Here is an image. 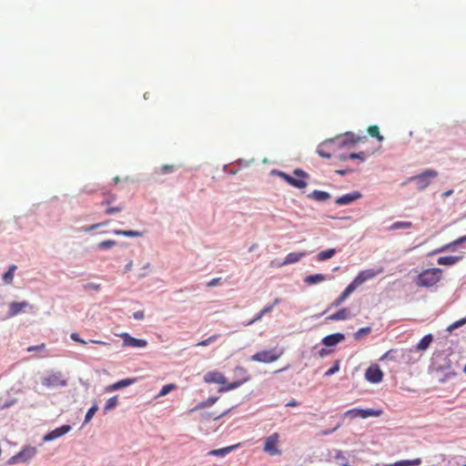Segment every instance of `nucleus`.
Listing matches in <instances>:
<instances>
[{
  "label": "nucleus",
  "instance_id": "nucleus-1",
  "mask_svg": "<svg viewBox=\"0 0 466 466\" xmlns=\"http://www.w3.org/2000/svg\"><path fill=\"white\" fill-rule=\"evenodd\" d=\"M359 141H360V137H354L353 135L346 134L344 137H338L324 141L318 147L317 153L321 157L329 158L337 147H350Z\"/></svg>",
  "mask_w": 466,
  "mask_h": 466
},
{
  "label": "nucleus",
  "instance_id": "nucleus-2",
  "mask_svg": "<svg viewBox=\"0 0 466 466\" xmlns=\"http://www.w3.org/2000/svg\"><path fill=\"white\" fill-rule=\"evenodd\" d=\"M441 275L442 270L438 268L424 269L418 275L415 282L418 287L431 288L441 280Z\"/></svg>",
  "mask_w": 466,
  "mask_h": 466
},
{
  "label": "nucleus",
  "instance_id": "nucleus-3",
  "mask_svg": "<svg viewBox=\"0 0 466 466\" xmlns=\"http://www.w3.org/2000/svg\"><path fill=\"white\" fill-rule=\"evenodd\" d=\"M294 174L298 177H293L284 172L279 173V177H282L290 186L297 187V188H305L307 187V182H306L305 178L308 177V174L299 168L294 170Z\"/></svg>",
  "mask_w": 466,
  "mask_h": 466
},
{
  "label": "nucleus",
  "instance_id": "nucleus-4",
  "mask_svg": "<svg viewBox=\"0 0 466 466\" xmlns=\"http://www.w3.org/2000/svg\"><path fill=\"white\" fill-rule=\"evenodd\" d=\"M282 354V350L271 349L255 353L251 356V360L258 362L271 363L279 360Z\"/></svg>",
  "mask_w": 466,
  "mask_h": 466
},
{
  "label": "nucleus",
  "instance_id": "nucleus-5",
  "mask_svg": "<svg viewBox=\"0 0 466 466\" xmlns=\"http://www.w3.org/2000/svg\"><path fill=\"white\" fill-rule=\"evenodd\" d=\"M280 442V435L274 432L266 438L263 451L270 456L281 455V450L279 448Z\"/></svg>",
  "mask_w": 466,
  "mask_h": 466
},
{
  "label": "nucleus",
  "instance_id": "nucleus-6",
  "mask_svg": "<svg viewBox=\"0 0 466 466\" xmlns=\"http://www.w3.org/2000/svg\"><path fill=\"white\" fill-rule=\"evenodd\" d=\"M437 176V171L433 169H427L422 173L410 177V180L414 181L417 188L422 190L426 188L431 184V179L435 178Z\"/></svg>",
  "mask_w": 466,
  "mask_h": 466
},
{
  "label": "nucleus",
  "instance_id": "nucleus-7",
  "mask_svg": "<svg viewBox=\"0 0 466 466\" xmlns=\"http://www.w3.org/2000/svg\"><path fill=\"white\" fill-rule=\"evenodd\" d=\"M36 454V449L35 447H25L22 451H20L15 455L12 456L8 460V464H17L24 463L31 460Z\"/></svg>",
  "mask_w": 466,
  "mask_h": 466
},
{
  "label": "nucleus",
  "instance_id": "nucleus-8",
  "mask_svg": "<svg viewBox=\"0 0 466 466\" xmlns=\"http://www.w3.org/2000/svg\"><path fill=\"white\" fill-rule=\"evenodd\" d=\"M384 271V268L382 267H379L377 268H369L365 270H361L353 279L354 284H356L358 287L366 282L367 280H370L378 275L381 274Z\"/></svg>",
  "mask_w": 466,
  "mask_h": 466
},
{
  "label": "nucleus",
  "instance_id": "nucleus-9",
  "mask_svg": "<svg viewBox=\"0 0 466 466\" xmlns=\"http://www.w3.org/2000/svg\"><path fill=\"white\" fill-rule=\"evenodd\" d=\"M235 373L239 376H243V379H241L239 380L233 381L231 383H228V384L221 387L218 390L219 392H225V391H229V390H235V389L240 387L245 382L248 381L250 379L249 376L247 375V370L243 367H237L235 369Z\"/></svg>",
  "mask_w": 466,
  "mask_h": 466
},
{
  "label": "nucleus",
  "instance_id": "nucleus-10",
  "mask_svg": "<svg viewBox=\"0 0 466 466\" xmlns=\"http://www.w3.org/2000/svg\"><path fill=\"white\" fill-rule=\"evenodd\" d=\"M41 382L46 388H57L66 385V381L62 378L60 372L51 373L43 377Z\"/></svg>",
  "mask_w": 466,
  "mask_h": 466
},
{
  "label": "nucleus",
  "instance_id": "nucleus-11",
  "mask_svg": "<svg viewBox=\"0 0 466 466\" xmlns=\"http://www.w3.org/2000/svg\"><path fill=\"white\" fill-rule=\"evenodd\" d=\"M381 413L380 410H375L372 409L361 410V409H351L347 410L344 413V417H349L350 419L362 418L366 419L368 417H378Z\"/></svg>",
  "mask_w": 466,
  "mask_h": 466
},
{
  "label": "nucleus",
  "instance_id": "nucleus-12",
  "mask_svg": "<svg viewBox=\"0 0 466 466\" xmlns=\"http://www.w3.org/2000/svg\"><path fill=\"white\" fill-rule=\"evenodd\" d=\"M365 379L370 383H379L383 379V372L377 364H373L366 370Z\"/></svg>",
  "mask_w": 466,
  "mask_h": 466
},
{
  "label": "nucleus",
  "instance_id": "nucleus-13",
  "mask_svg": "<svg viewBox=\"0 0 466 466\" xmlns=\"http://www.w3.org/2000/svg\"><path fill=\"white\" fill-rule=\"evenodd\" d=\"M120 337L123 339L126 347L145 348L147 345V340L133 338L128 333H122Z\"/></svg>",
  "mask_w": 466,
  "mask_h": 466
},
{
  "label": "nucleus",
  "instance_id": "nucleus-14",
  "mask_svg": "<svg viewBox=\"0 0 466 466\" xmlns=\"http://www.w3.org/2000/svg\"><path fill=\"white\" fill-rule=\"evenodd\" d=\"M70 430H71V426L70 425H63L61 427H58V428L51 431L47 434H46L44 436V438H43V441H51L56 440V439L59 438V437H62L63 435L67 433Z\"/></svg>",
  "mask_w": 466,
  "mask_h": 466
},
{
  "label": "nucleus",
  "instance_id": "nucleus-15",
  "mask_svg": "<svg viewBox=\"0 0 466 466\" xmlns=\"http://www.w3.org/2000/svg\"><path fill=\"white\" fill-rule=\"evenodd\" d=\"M204 380L207 383H217V384H226L227 379L219 371H208L204 376Z\"/></svg>",
  "mask_w": 466,
  "mask_h": 466
},
{
  "label": "nucleus",
  "instance_id": "nucleus-16",
  "mask_svg": "<svg viewBox=\"0 0 466 466\" xmlns=\"http://www.w3.org/2000/svg\"><path fill=\"white\" fill-rule=\"evenodd\" d=\"M360 198L361 194L359 191H353L351 193L339 197L335 202L339 206H346Z\"/></svg>",
  "mask_w": 466,
  "mask_h": 466
},
{
  "label": "nucleus",
  "instance_id": "nucleus-17",
  "mask_svg": "<svg viewBox=\"0 0 466 466\" xmlns=\"http://www.w3.org/2000/svg\"><path fill=\"white\" fill-rule=\"evenodd\" d=\"M29 306L27 301H21V302H11L9 304V310L7 312V318H13L16 316L17 314L21 313L25 310V308Z\"/></svg>",
  "mask_w": 466,
  "mask_h": 466
},
{
  "label": "nucleus",
  "instance_id": "nucleus-18",
  "mask_svg": "<svg viewBox=\"0 0 466 466\" xmlns=\"http://www.w3.org/2000/svg\"><path fill=\"white\" fill-rule=\"evenodd\" d=\"M136 379H125V380H121L117 382H115L111 385H108L106 388V392H110V391H114V390H120V389H123V388H126V387H128L130 386L131 384H133L135 382Z\"/></svg>",
  "mask_w": 466,
  "mask_h": 466
},
{
  "label": "nucleus",
  "instance_id": "nucleus-19",
  "mask_svg": "<svg viewBox=\"0 0 466 466\" xmlns=\"http://www.w3.org/2000/svg\"><path fill=\"white\" fill-rule=\"evenodd\" d=\"M344 338L345 337H344L343 334H341V333H335V334H331V335L326 336L322 339V343L325 346L332 347V346L337 345L340 341H342L344 339Z\"/></svg>",
  "mask_w": 466,
  "mask_h": 466
},
{
  "label": "nucleus",
  "instance_id": "nucleus-20",
  "mask_svg": "<svg viewBox=\"0 0 466 466\" xmlns=\"http://www.w3.org/2000/svg\"><path fill=\"white\" fill-rule=\"evenodd\" d=\"M306 255H307L306 252H299V253L290 252L286 256L285 259L283 260V262H281L279 264V266H285V265L296 263V262L299 261Z\"/></svg>",
  "mask_w": 466,
  "mask_h": 466
},
{
  "label": "nucleus",
  "instance_id": "nucleus-21",
  "mask_svg": "<svg viewBox=\"0 0 466 466\" xmlns=\"http://www.w3.org/2000/svg\"><path fill=\"white\" fill-rule=\"evenodd\" d=\"M461 256H446V257H440L437 259V262L439 265L441 266H453L457 264L460 260H461Z\"/></svg>",
  "mask_w": 466,
  "mask_h": 466
},
{
  "label": "nucleus",
  "instance_id": "nucleus-22",
  "mask_svg": "<svg viewBox=\"0 0 466 466\" xmlns=\"http://www.w3.org/2000/svg\"><path fill=\"white\" fill-rule=\"evenodd\" d=\"M350 317V311L348 308H343L328 317L329 320H345Z\"/></svg>",
  "mask_w": 466,
  "mask_h": 466
},
{
  "label": "nucleus",
  "instance_id": "nucleus-23",
  "mask_svg": "<svg viewBox=\"0 0 466 466\" xmlns=\"http://www.w3.org/2000/svg\"><path fill=\"white\" fill-rule=\"evenodd\" d=\"M433 340V337L431 334H428L424 336L416 345L415 349L419 351L426 350Z\"/></svg>",
  "mask_w": 466,
  "mask_h": 466
},
{
  "label": "nucleus",
  "instance_id": "nucleus-24",
  "mask_svg": "<svg viewBox=\"0 0 466 466\" xmlns=\"http://www.w3.org/2000/svg\"><path fill=\"white\" fill-rule=\"evenodd\" d=\"M326 279H327V278L325 275L319 273V274H313V275L307 276L304 281L308 285H315V284L323 282Z\"/></svg>",
  "mask_w": 466,
  "mask_h": 466
},
{
  "label": "nucleus",
  "instance_id": "nucleus-25",
  "mask_svg": "<svg viewBox=\"0 0 466 466\" xmlns=\"http://www.w3.org/2000/svg\"><path fill=\"white\" fill-rule=\"evenodd\" d=\"M420 464H421V459L417 458L414 460L400 461H396L391 464H386L384 466H419Z\"/></svg>",
  "mask_w": 466,
  "mask_h": 466
},
{
  "label": "nucleus",
  "instance_id": "nucleus-26",
  "mask_svg": "<svg viewBox=\"0 0 466 466\" xmlns=\"http://www.w3.org/2000/svg\"><path fill=\"white\" fill-rule=\"evenodd\" d=\"M309 197L317 201H326L330 198V195L326 191L314 190Z\"/></svg>",
  "mask_w": 466,
  "mask_h": 466
},
{
  "label": "nucleus",
  "instance_id": "nucleus-27",
  "mask_svg": "<svg viewBox=\"0 0 466 466\" xmlns=\"http://www.w3.org/2000/svg\"><path fill=\"white\" fill-rule=\"evenodd\" d=\"M412 226V223L410 221H397L390 226L389 230L409 229L411 228Z\"/></svg>",
  "mask_w": 466,
  "mask_h": 466
},
{
  "label": "nucleus",
  "instance_id": "nucleus-28",
  "mask_svg": "<svg viewBox=\"0 0 466 466\" xmlns=\"http://www.w3.org/2000/svg\"><path fill=\"white\" fill-rule=\"evenodd\" d=\"M336 252L337 251L335 248L322 250L318 253L317 259H318V261H324V260L329 259L336 254Z\"/></svg>",
  "mask_w": 466,
  "mask_h": 466
},
{
  "label": "nucleus",
  "instance_id": "nucleus-29",
  "mask_svg": "<svg viewBox=\"0 0 466 466\" xmlns=\"http://www.w3.org/2000/svg\"><path fill=\"white\" fill-rule=\"evenodd\" d=\"M16 269L15 265H11L8 270L3 275V280L5 284H11L14 279V273Z\"/></svg>",
  "mask_w": 466,
  "mask_h": 466
},
{
  "label": "nucleus",
  "instance_id": "nucleus-30",
  "mask_svg": "<svg viewBox=\"0 0 466 466\" xmlns=\"http://www.w3.org/2000/svg\"><path fill=\"white\" fill-rule=\"evenodd\" d=\"M113 233L117 236H125V237H141L142 236L141 232L135 231V230L115 229L113 231Z\"/></svg>",
  "mask_w": 466,
  "mask_h": 466
},
{
  "label": "nucleus",
  "instance_id": "nucleus-31",
  "mask_svg": "<svg viewBox=\"0 0 466 466\" xmlns=\"http://www.w3.org/2000/svg\"><path fill=\"white\" fill-rule=\"evenodd\" d=\"M236 448V446H229L222 449L218 450H212L208 452L209 455H215V456H225L231 451H233Z\"/></svg>",
  "mask_w": 466,
  "mask_h": 466
},
{
  "label": "nucleus",
  "instance_id": "nucleus-32",
  "mask_svg": "<svg viewBox=\"0 0 466 466\" xmlns=\"http://www.w3.org/2000/svg\"><path fill=\"white\" fill-rule=\"evenodd\" d=\"M219 338H220V334H214V335L208 337L206 339L198 341L196 344V346L197 347H206V346H208L209 344H211V343L215 342L216 340H218Z\"/></svg>",
  "mask_w": 466,
  "mask_h": 466
},
{
  "label": "nucleus",
  "instance_id": "nucleus-33",
  "mask_svg": "<svg viewBox=\"0 0 466 466\" xmlns=\"http://www.w3.org/2000/svg\"><path fill=\"white\" fill-rule=\"evenodd\" d=\"M358 288L356 284H354L353 280L347 286V288L342 291L339 295L341 299L346 300L350 295Z\"/></svg>",
  "mask_w": 466,
  "mask_h": 466
},
{
  "label": "nucleus",
  "instance_id": "nucleus-34",
  "mask_svg": "<svg viewBox=\"0 0 466 466\" xmlns=\"http://www.w3.org/2000/svg\"><path fill=\"white\" fill-rule=\"evenodd\" d=\"M368 133L370 137H376L380 142H381L384 138L380 134V128L378 126H370L368 127Z\"/></svg>",
  "mask_w": 466,
  "mask_h": 466
},
{
  "label": "nucleus",
  "instance_id": "nucleus-35",
  "mask_svg": "<svg viewBox=\"0 0 466 466\" xmlns=\"http://www.w3.org/2000/svg\"><path fill=\"white\" fill-rule=\"evenodd\" d=\"M176 389H177V385L176 384H174V383L167 384V385L162 387V389L160 390V391L157 395V398H160V397L166 396L167 393H169L170 391H172V390H174Z\"/></svg>",
  "mask_w": 466,
  "mask_h": 466
},
{
  "label": "nucleus",
  "instance_id": "nucleus-36",
  "mask_svg": "<svg viewBox=\"0 0 466 466\" xmlns=\"http://www.w3.org/2000/svg\"><path fill=\"white\" fill-rule=\"evenodd\" d=\"M359 158L360 160L365 159V154L364 152L360 153H350V155H341L339 156L340 160H346V159H356Z\"/></svg>",
  "mask_w": 466,
  "mask_h": 466
},
{
  "label": "nucleus",
  "instance_id": "nucleus-37",
  "mask_svg": "<svg viewBox=\"0 0 466 466\" xmlns=\"http://www.w3.org/2000/svg\"><path fill=\"white\" fill-rule=\"evenodd\" d=\"M118 404V398L117 396H114V397H111L109 398L106 402V405H105V411H107V410H110L114 408H116Z\"/></svg>",
  "mask_w": 466,
  "mask_h": 466
},
{
  "label": "nucleus",
  "instance_id": "nucleus-38",
  "mask_svg": "<svg viewBox=\"0 0 466 466\" xmlns=\"http://www.w3.org/2000/svg\"><path fill=\"white\" fill-rule=\"evenodd\" d=\"M371 331L370 327L361 328L357 332L354 333V339L356 340L360 339L363 336L368 335Z\"/></svg>",
  "mask_w": 466,
  "mask_h": 466
},
{
  "label": "nucleus",
  "instance_id": "nucleus-39",
  "mask_svg": "<svg viewBox=\"0 0 466 466\" xmlns=\"http://www.w3.org/2000/svg\"><path fill=\"white\" fill-rule=\"evenodd\" d=\"M98 407L96 404H94L86 412L85 417V423H87L94 417L95 413L97 411Z\"/></svg>",
  "mask_w": 466,
  "mask_h": 466
},
{
  "label": "nucleus",
  "instance_id": "nucleus-40",
  "mask_svg": "<svg viewBox=\"0 0 466 466\" xmlns=\"http://www.w3.org/2000/svg\"><path fill=\"white\" fill-rule=\"evenodd\" d=\"M115 245H116V241L108 239L101 241L100 243H98L97 247L100 249H107L114 247Z\"/></svg>",
  "mask_w": 466,
  "mask_h": 466
},
{
  "label": "nucleus",
  "instance_id": "nucleus-41",
  "mask_svg": "<svg viewBox=\"0 0 466 466\" xmlns=\"http://www.w3.org/2000/svg\"><path fill=\"white\" fill-rule=\"evenodd\" d=\"M279 302H280V299L276 298L271 304H268V305L265 306L261 309L262 314L266 315V314L269 313L276 305L279 304Z\"/></svg>",
  "mask_w": 466,
  "mask_h": 466
},
{
  "label": "nucleus",
  "instance_id": "nucleus-42",
  "mask_svg": "<svg viewBox=\"0 0 466 466\" xmlns=\"http://www.w3.org/2000/svg\"><path fill=\"white\" fill-rule=\"evenodd\" d=\"M456 246H458V245H457V244H453V241H452V242H451V243H449V244H446V245H444L443 247H441V248H438V249L434 250V251L432 252V254H436V253L443 252V251H446V250H450V249H451L453 247H456Z\"/></svg>",
  "mask_w": 466,
  "mask_h": 466
},
{
  "label": "nucleus",
  "instance_id": "nucleus-43",
  "mask_svg": "<svg viewBox=\"0 0 466 466\" xmlns=\"http://www.w3.org/2000/svg\"><path fill=\"white\" fill-rule=\"evenodd\" d=\"M46 349V344L45 343H41L39 345H36V346H30L26 349V351L27 352H32V351H42Z\"/></svg>",
  "mask_w": 466,
  "mask_h": 466
},
{
  "label": "nucleus",
  "instance_id": "nucleus-44",
  "mask_svg": "<svg viewBox=\"0 0 466 466\" xmlns=\"http://www.w3.org/2000/svg\"><path fill=\"white\" fill-rule=\"evenodd\" d=\"M339 362L336 361L335 364L325 372V376H331L334 373H336L337 371H339Z\"/></svg>",
  "mask_w": 466,
  "mask_h": 466
},
{
  "label": "nucleus",
  "instance_id": "nucleus-45",
  "mask_svg": "<svg viewBox=\"0 0 466 466\" xmlns=\"http://www.w3.org/2000/svg\"><path fill=\"white\" fill-rule=\"evenodd\" d=\"M175 169V166L174 165H163L161 167H160V172L162 174H167V173H171L173 172Z\"/></svg>",
  "mask_w": 466,
  "mask_h": 466
},
{
  "label": "nucleus",
  "instance_id": "nucleus-46",
  "mask_svg": "<svg viewBox=\"0 0 466 466\" xmlns=\"http://www.w3.org/2000/svg\"><path fill=\"white\" fill-rule=\"evenodd\" d=\"M465 323H466V318H465V319H460V320L455 321L454 323H452V324L449 327V329H449V330H452V329H457V328H459V327L462 326V325H463V324H465Z\"/></svg>",
  "mask_w": 466,
  "mask_h": 466
},
{
  "label": "nucleus",
  "instance_id": "nucleus-47",
  "mask_svg": "<svg viewBox=\"0 0 466 466\" xmlns=\"http://www.w3.org/2000/svg\"><path fill=\"white\" fill-rule=\"evenodd\" d=\"M218 400V397H210L204 403L199 404V407H208L213 405Z\"/></svg>",
  "mask_w": 466,
  "mask_h": 466
},
{
  "label": "nucleus",
  "instance_id": "nucleus-48",
  "mask_svg": "<svg viewBox=\"0 0 466 466\" xmlns=\"http://www.w3.org/2000/svg\"><path fill=\"white\" fill-rule=\"evenodd\" d=\"M264 315L262 314V311L260 310L258 313H257L254 318L249 320L247 325H252L253 323L260 320Z\"/></svg>",
  "mask_w": 466,
  "mask_h": 466
},
{
  "label": "nucleus",
  "instance_id": "nucleus-49",
  "mask_svg": "<svg viewBox=\"0 0 466 466\" xmlns=\"http://www.w3.org/2000/svg\"><path fill=\"white\" fill-rule=\"evenodd\" d=\"M122 209V207L107 208L105 212L107 215H112L116 212H120Z\"/></svg>",
  "mask_w": 466,
  "mask_h": 466
},
{
  "label": "nucleus",
  "instance_id": "nucleus-50",
  "mask_svg": "<svg viewBox=\"0 0 466 466\" xmlns=\"http://www.w3.org/2000/svg\"><path fill=\"white\" fill-rule=\"evenodd\" d=\"M345 300L343 299H341L340 296H339L330 305V307H334V308H337L339 306H340Z\"/></svg>",
  "mask_w": 466,
  "mask_h": 466
},
{
  "label": "nucleus",
  "instance_id": "nucleus-51",
  "mask_svg": "<svg viewBox=\"0 0 466 466\" xmlns=\"http://www.w3.org/2000/svg\"><path fill=\"white\" fill-rule=\"evenodd\" d=\"M70 338L74 340V341H76V342H79V343H82V344H86V342L83 339H81L78 336L77 333H72L70 335Z\"/></svg>",
  "mask_w": 466,
  "mask_h": 466
},
{
  "label": "nucleus",
  "instance_id": "nucleus-52",
  "mask_svg": "<svg viewBox=\"0 0 466 466\" xmlns=\"http://www.w3.org/2000/svg\"><path fill=\"white\" fill-rule=\"evenodd\" d=\"M106 222H105V223H100V224H99V223H98V224H93V225H91V226H89V227L86 228H85V231H91V230H94V229H96V228H98L100 226H102V225H106Z\"/></svg>",
  "mask_w": 466,
  "mask_h": 466
},
{
  "label": "nucleus",
  "instance_id": "nucleus-53",
  "mask_svg": "<svg viewBox=\"0 0 466 466\" xmlns=\"http://www.w3.org/2000/svg\"><path fill=\"white\" fill-rule=\"evenodd\" d=\"M133 317L134 319H143L145 315H144V311L142 310H138V311H136L134 314H133Z\"/></svg>",
  "mask_w": 466,
  "mask_h": 466
},
{
  "label": "nucleus",
  "instance_id": "nucleus-54",
  "mask_svg": "<svg viewBox=\"0 0 466 466\" xmlns=\"http://www.w3.org/2000/svg\"><path fill=\"white\" fill-rule=\"evenodd\" d=\"M219 281H220V279H219V278L213 279H211V280L207 284V286H208V288L215 287V286H217V285L219 283Z\"/></svg>",
  "mask_w": 466,
  "mask_h": 466
},
{
  "label": "nucleus",
  "instance_id": "nucleus-55",
  "mask_svg": "<svg viewBox=\"0 0 466 466\" xmlns=\"http://www.w3.org/2000/svg\"><path fill=\"white\" fill-rule=\"evenodd\" d=\"M340 423L337 424L332 430H326V431H321V434L322 435H329L330 434L331 432L335 431L336 430H338L339 427H340Z\"/></svg>",
  "mask_w": 466,
  "mask_h": 466
},
{
  "label": "nucleus",
  "instance_id": "nucleus-56",
  "mask_svg": "<svg viewBox=\"0 0 466 466\" xmlns=\"http://www.w3.org/2000/svg\"><path fill=\"white\" fill-rule=\"evenodd\" d=\"M394 350H388L387 352H385L382 357L380 358V360H383L385 359H392L391 357V354Z\"/></svg>",
  "mask_w": 466,
  "mask_h": 466
},
{
  "label": "nucleus",
  "instance_id": "nucleus-57",
  "mask_svg": "<svg viewBox=\"0 0 466 466\" xmlns=\"http://www.w3.org/2000/svg\"><path fill=\"white\" fill-rule=\"evenodd\" d=\"M466 241V235L462 236L455 240H453V244L461 245Z\"/></svg>",
  "mask_w": 466,
  "mask_h": 466
},
{
  "label": "nucleus",
  "instance_id": "nucleus-58",
  "mask_svg": "<svg viewBox=\"0 0 466 466\" xmlns=\"http://www.w3.org/2000/svg\"><path fill=\"white\" fill-rule=\"evenodd\" d=\"M287 407H296L298 406V402L295 400H289L287 404Z\"/></svg>",
  "mask_w": 466,
  "mask_h": 466
},
{
  "label": "nucleus",
  "instance_id": "nucleus-59",
  "mask_svg": "<svg viewBox=\"0 0 466 466\" xmlns=\"http://www.w3.org/2000/svg\"><path fill=\"white\" fill-rule=\"evenodd\" d=\"M336 173H338L339 175H345L347 173V170L339 169V170H336Z\"/></svg>",
  "mask_w": 466,
  "mask_h": 466
},
{
  "label": "nucleus",
  "instance_id": "nucleus-60",
  "mask_svg": "<svg viewBox=\"0 0 466 466\" xmlns=\"http://www.w3.org/2000/svg\"><path fill=\"white\" fill-rule=\"evenodd\" d=\"M91 341L94 342V343H96V344L106 345V342L101 341V340H91Z\"/></svg>",
  "mask_w": 466,
  "mask_h": 466
},
{
  "label": "nucleus",
  "instance_id": "nucleus-61",
  "mask_svg": "<svg viewBox=\"0 0 466 466\" xmlns=\"http://www.w3.org/2000/svg\"><path fill=\"white\" fill-rule=\"evenodd\" d=\"M110 201H111V199H109V198H106V199L103 201V203H102V204H109V203H110Z\"/></svg>",
  "mask_w": 466,
  "mask_h": 466
},
{
  "label": "nucleus",
  "instance_id": "nucleus-62",
  "mask_svg": "<svg viewBox=\"0 0 466 466\" xmlns=\"http://www.w3.org/2000/svg\"><path fill=\"white\" fill-rule=\"evenodd\" d=\"M340 457H342V455H341V451H339V452L337 453L336 458H337V459H339V458H340Z\"/></svg>",
  "mask_w": 466,
  "mask_h": 466
},
{
  "label": "nucleus",
  "instance_id": "nucleus-63",
  "mask_svg": "<svg viewBox=\"0 0 466 466\" xmlns=\"http://www.w3.org/2000/svg\"><path fill=\"white\" fill-rule=\"evenodd\" d=\"M131 266H132V263L130 262L128 265L126 266V268L127 269H130L131 268Z\"/></svg>",
  "mask_w": 466,
  "mask_h": 466
},
{
  "label": "nucleus",
  "instance_id": "nucleus-64",
  "mask_svg": "<svg viewBox=\"0 0 466 466\" xmlns=\"http://www.w3.org/2000/svg\"><path fill=\"white\" fill-rule=\"evenodd\" d=\"M114 180H115V183L116 184V183H118V181H119V177H116L114 178Z\"/></svg>",
  "mask_w": 466,
  "mask_h": 466
}]
</instances>
